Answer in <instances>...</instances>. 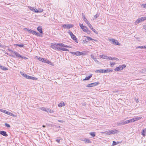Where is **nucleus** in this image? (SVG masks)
Instances as JSON below:
<instances>
[{"instance_id": "f257e3e1", "label": "nucleus", "mask_w": 146, "mask_h": 146, "mask_svg": "<svg viewBox=\"0 0 146 146\" xmlns=\"http://www.w3.org/2000/svg\"><path fill=\"white\" fill-rule=\"evenodd\" d=\"M51 47L56 50H62L64 51V46L61 43H55L52 44Z\"/></svg>"}, {"instance_id": "f03ea898", "label": "nucleus", "mask_w": 146, "mask_h": 146, "mask_svg": "<svg viewBox=\"0 0 146 146\" xmlns=\"http://www.w3.org/2000/svg\"><path fill=\"white\" fill-rule=\"evenodd\" d=\"M113 71V70L110 69L106 70H97L95 71L96 73H106L107 72H112Z\"/></svg>"}, {"instance_id": "7ed1b4c3", "label": "nucleus", "mask_w": 146, "mask_h": 146, "mask_svg": "<svg viewBox=\"0 0 146 146\" xmlns=\"http://www.w3.org/2000/svg\"><path fill=\"white\" fill-rule=\"evenodd\" d=\"M125 67L126 65L125 64H122L119 65L118 67H117L114 69V70L115 71L117 72L121 70Z\"/></svg>"}, {"instance_id": "20e7f679", "label": "nucleus", "mask_w": 146, "mask_h": 146, "mask_svg": "<svg viewBox=\"0 0 146 146\" xmlns=\"http://www.w3.org/2000/svg\"><path fill=\"white\" fill-rule=\"evenodd\" d=\"M79 25L82 30L85 32H88V28L87 27L83 25V24L80 23Z\"/></svg>"}, {"instance_id": "39448f33", "label": "nucleus", "mask_w": 146, "mask_h": 146, "mask_svg": "<svg viewBox=\"0 0 146 146\" xmlns=\"http://www.w3.org/2000/svg\"><path fill=\"white\" fill-rule=\"evenodd\" d=\"M70 53L73 55H75L78 56L82 55L83 54L82 52L79 51L70 52Z\"/></svg>"}, {"instance_id": "423d86ee", "label": "nucleus", "mask_w": 146, "mask_h": 146, "mask_svg": "<svg viewBox=\"0 0 146 146\" xmlns=\"http://www.w3.org/2000/svg\"><path fill=\"white\" fill-rule=\"evenodd\" d=\"M109 40L113 44H115L117 45H120V44L117 40H115L113 38H110L109 39Z\"/></svg>"}, {"instance_id": "0eeeda50", "label": "nucleus", "mask_w": 146, "mask_h": 146, "mask_svg": "<svg viewBox=\"0 0 146 146\" xmlns=\"http://www.w3.org/2000/svg\"><path fill=\"white\" fill-rule=\"evenodd\" d=\"M99 84V82H96L88 84L87 86V87H92L97 86Z\"/></svg>"}, {"instance_id": "6e6552de", "label": "nucleus", "mask_w": 146, "mask_h": 146, "mask_svg": "<svg viewBox=\"0 0 146 146\" xmlns=\"http://www.w3.org/2000/svg\"><path fill=\"white\" fill-rule=\"evenodd\" d=\"M129 123L128 120H127L125 121H121L120 123L119 122L117 123V124L119 126L124 125L126 124H127Z\"/></svg>"}, {"instance_id": "1a4fd4ad", "label": "nucleus", "mask_w": 146, "mask_h": 146, "mask_svg": "<svg viewBox=\"0 0 146 146\" xmlns=\"http://www.w3.org/2000/svg\"><path fill=\"white\" fill-rule=\"evenodd\" d=\"M110 134H115L116 133H118L119 132V131L116 129H113L111 130H110Z\"/></svg>"}, {"instance_id": "9d476101", "label": "nucleus", "mask_w": 146, "mask_h": 146, "mask_svg": "<svg viewBox=\"0 0 146 146\" xmlns=\"http://www.w3.org/2000/svg\"><path fill=\"white\" fill-rule=\"evenodd\" d=\"M37 31L40 33H43L42 32V27L41 26H39L37 28Z\"/></svg>"}, {"instance_id": "9b49d317", "label": "nucleus", "mask_w": 146, "mask_h": 146, "mask_svg": "<svg viewBox=\"0 0 146 146\" xmlns=\"http://www.w3.org/2000/svg\"><path fill=\"white\" fill-rule=\"evenodd\" d=\"M12 52L15 55L16 57H19V58H20V57H21V56L15 51H12Z\"/></svg>"}, {"instance_id": "f8f14e48", "label": "nucleus", "mask_w": 146, "mask_h": 146, "mask_svg": "<svg viewBox=\"0 0 146 146\" xmlns=\"http://www.w3.org/2000/svg\"><path fill=\"white\" fill-rule=\"evenodd\" d=\"M71 37L75 41V42H76L77 43H78V40L76 38V37L74 35H73L72 36H71Z\"/></svg>"}, {"instance_id": "ddd939ff", "label": "nucleus", "mask_w": 146, "mask_h": 146, "mask_svg": "<svg viewBox=\"0 0 146 146\" xmlns=\"http://www.w3.org/2000/svg\"><path fill=\"white\" fill-rule=\"evenodd\" d=\"M73 25L71 24H68L67 25L64 24V28L66 27L67 29H70V28H72L73 27Z\"/></svg>"}, {"instance_id": "4468645a", "label": "nucleus", "mask_w": 146, "mask_h": 146, "mask_svg": "<svg viewBox=\"0 0 146 146\" xmlns=\"http://www.w3.org/2000/svg\"><path fill=\"white\" fill-rule=\"evenodd\" d=\"M82 141H84L87 143H91V141L89 139L86 138H84L82 139Z\"/></svg>"}, {"instance_id": "2eb2a0df", "label": "nucleus", "mask_w": 146, "mask_h": 146, "mask_svg": "<svg viewBox=\"0 0 146 146\" xmlns=\"http://www.w3.org/2000/svg\"><path fill=\"white\" fill-rule=\"evenodd\" d=\"M0 134L5 137H7L8 136L6 132L4 131H0Z\"/></svg>"}, {"instance_id": "dca6fc26", "label": "nucleus", "mask_w": 146, "mask_h": 146, "mask_svg": "<svg viewBox=\"0 0 146 146\" xmlns=\"http://www.w3.org/2000/svg\"><path fill=\"white\" fill-rule=\"evenodd\" d=\"M100 58L106 59H108V56H106V55L103 54L100 55Z\"/></svg>"}, {"instance_id": "f3484780", "label": "nucleus", "mask_w": 146, "mask_h": 146, "mask_svg": "<svg viewBox=\"0 0 146 146\" xmlns=\"http://www.w3.org/2000/svg\"><path fill=\"white\" fill-rule=\"evenodd\" d=\"M141 19L139 18L137 19V20L134 22V24L135 25H137L138 23H140L142 22V21L141 20Z\"/></svg>"}, {"instance_id": "a211bd4d", "label": "nucleus", "mask_w": 146, "mask_h": 146, "mask_svg": "<svg viewBox=\"0 0 146 146\" xmlns=\"http://www.w3.org/2000/svg\"><path fill=\"white\" fill-rule=\"evenodd\" d=\"M27 79H32L33 80H38V78L36 77H33L31 76H28V77Z\"/></svg>"}, {"instance_id": "6ab92c4d", "label": "nucleus", "mask_w": 146, "mask_h": 146, "mask_svg": "<svg viewBox=\"0 0 146 146\" xmlns=\"http://www.w3.org/2000/svg\"><path fill=\"white\" fill-rule=\"evenodd\" d=\"M83 13H82V16L83 17V20H84V21H85V23L87 24V23H88V22H89V21H88L87 20V19L86 17L84 15H83Z\"/></svg>"}, {"instance_id": "aec40b11", "label": "nucleus", "mask_w": 146, "mask_h": 146, "mask_svg": "<svg viewBox=\"0 0 146 146\" xmlns=\"http://www.w3.org/2000/svg\"><path fill=\"white\" fill-rule=\"evenodd\" d=\"M142 118L141 117H135L133 118V122L138 121V120L141 119Z\"/></svg>"}, {"instance_id": "412c9836", "label": "nucleus", "mask_w": 146, "mask_h": 146, "mask_svg": "<svg viewBox=\"0 0 146 146\" xmlns=\"http://www.w3.org/2000/svg\"><path fill=\"white\" fill-rule=\"evenodd\" d=\"M146 128L143 129L142 130V132L141 133L142 135L143 136L145 137L146 135Z\"/></svg>"}, {"instance_id": "4be33fe9", "label": "nucleus", "mask_w": 146, "mask_h": 146, "mask_svg": "<svg viewBox=\"0 0 146 146\" xmlns=\"http://www.w3.org/2000/svg\"><path fill=\"white\" fill-rule=\"evenodd\" d=\"M92 74H91L89 76L86 77L85 78L83 79V80H89L92 76Z\"/></svg>"}, {"instance_id": "5701e85b", "label": "nucleus", "mask_w": 146, "mask_h": 146, "mask_svg": "<svg viewBox=\"0 0 146 146\" xmlns=\"http://www.w3.org/2000/svg\"><path fill=\"white\" fill-rule=\"evenodd\" d=\"M43 11V9H36V11H35V13H41Z\"/></svg>"}, {"instance_id": "b1692460", "label": "nucleus", "mask_w": 146, "mask_h": 146, "mask_svg": "<svg viewBox=\"0 0 146 146\" xmlns=\"http://www.w3.org/2000/svg\"><path fill=\"white\" fill-rule=\"evenodd\" d=\"M28 8L31 11H33L35 12V11H36V9L34 7H28Z\"/></svg>"}, {"instance_id": "393cba45", "label": "nucleus", "mask_w": 146, "mask_h": 146, "mask_svg": "<svg viewBox=\"0 0 146 146\" xmlns=\"http://www.w3.org/2000/svg\"><path fill=\"white\" fill-rule=\"evenodd\" d=\"M0 68L1 69L3 70H8V69L5 67L3 66L0 65Z\"/></svg>"}, {"instance_id": "a878e982", "label": "nucleus", "mask_w": 146, "mask_h": 146, "mask_svg": "<svg viewBox=\"0 0 146 146\" xmlns=\"http://www.w3.org/2000/svg\"><path fill=\"white\" fill-rule=\"evenodd\" d=\"M142 22L144 21L145 20H146V17H142L140 18Z\"/></svg>"}, {"instance_id": "bb28decb", "label": "nucleus", "mask_w": 146, "mask_h": 146, "mask_svg": "<svg viewBox=\"0 0 146 146\" xmlns=\"http://www.w3.org/2000/svg\"><path fill=\"white\" fill-rule=\"evenodd\" d=\"M90 135L93 137L95 136V133L94 132H92L90 133Z\"/></svg>"}, {"instance_id": "cd10ccee", "label": "nucleus", "mask_w": 146, "mask_h": 146, "mask_svg": "<svg viewBox=\"0 0 146 146\" xmlns=\"http://www.w3.org/2000/svg\"><path fill=\"white\" fill-rule=\"evenodd\" d=\"M64 106V102H62V103H60L58 104V106L59 107H61L63 106Z\"/></svg>"}, {"instance_id": "c85d7f7f", "label": "nucleus", "mask_w": 146, "mask_h": 146, "mask_svg": "<svg viewBox=\"0 0 146 146\" xmlns=\"http://www.w3.org/2000/svg\"><path fill=\"white\" fill-rule=\"evenodd\" d=\"M86 38H87V40H94V41H96V40H94V39H92V38H91V37H90L89 36H86Z\"/></svg>"}, {"instance_id": "c756f323", "label": "nucleus", "mask_w": 146, "mask_h": 146, "mask_svg": "<svg viewBox=\"0 0 146 146\" xmlns=\"http://www.w3.org/2000/svg\"><path fill=\"white\" fill-rule=\"evenodd\" d=\"M46 111L47 112H50V113H53L54 111H52L50 109H48L46 110Z\"/></svg>"}, {"instance_id": "7c9ffc66", "label": "nucleus", "mask_w": 146, "mask_h": 146, "mask_svg": "<svg viewBox=\"0 0 146 146\" xmlns=\"http://www.w3.org/2000/svg\"><path fill=\"white\" fill-rule=\"evenodd\" d=\"M34 35H37L38 36L40 37H42V36L41 35L39 34L38 33L35 31V33Z\"/></svg>"}, {"instance_id": "2f4dec72", "label": "nucleus", "mask_w": 146, "mask_h": 146, "mask_svg": "<svg viewBox=\"0 0 146 146\" xmlns=\"http://www.w3.org/2000/svg\"><path fill=\"white\" fill-rule=\"evenodd\" d=\"M29 33H31L33 35H34L35 33V31H33L31 29L30 30Z\"/></svg>"}, {"instance_id": "473e14b6", "label": "nucleus", "mask_w": 146, "mask_h": 146, "mask_svg": "<svg viewBox=\"0 0 146 146\" xmlns=\"http://www.w3.org/2000/svg\"><path fill=\"white\" fill-rule=\"evenodd\" d=\"M141 8H146V3L145 4H142L141 5Z\"/></svg>"}, {"instance_id": "72a5a7b5", "label": "nucleus", "mask_w": 146, "mask_h": 146, "mask_svg": "<svg viewBox=\"0 0 146 146\" xmlns=\"http://www.w3.org/2000/svg\"><path fill=\"white\" fill-rule=\"evenodd\" d=\"M100 15V14H97L96 15H95L94 16V19H96L98 17H99Z\"/></svg>"}, {"instance_id": "f704fd0d", "label": "nucleus", "mask_w": 146, "mask_h": 146, "mask_svg": "<svg viewBox=\"0 0 146 146\" xmlns=\"http://www.w3.org/2000/svg\"><path fill=\"white\" fill-rule=\"evenodd\" d=\"M141 72L142 73H144L146 72V68H145L143 69H142L141 70Z\"/></svg>"}, {"instance_id": "c9c22d12", "label": "nucleus", "mask_w": 146, "mask_h": 146, "mask_svg": "<svg viewBox=\"0 0 146 146\" xmlns=\"http://www.w3.org/2000/svg\"><path fill=\"white\" fill-rule=\"evenodd\" d=\"M110 130H109V131H106L103 133H104L105 135H110Z\"/></svg>"}, {"instance_id": "e433bc0d", "label": "nucleus", "mask_w": 146, "mask_h": 146, "mask_svg": "<svg viewBox=\"0 0 146 146\" xmlns=\"http://www.w3.org/2000/svg\"><path fill=\"white\" fill-rule=\"evenodd\" d=\"M47 63L48 64H49L52 65V66H54V64L52 62H51V61H49V60L48 61Z\"/></svg>"}, {"instance_id": "4c0bfd02", "label": "nucleus", "mask_w": 146, "mask_h": 146, "mask_svg": "<svg viewBox=\"0 0 146 146\" xmlns=\"http://www.w3.org/2000/svg\"><path fill=\"white\" fill-rule=\"evenodd\" d=\"M88 25V26L91 29H92V28H93L92 27V25H91V24L89 22L88 23H87Z\"/></svg>"}, {"instance_id": "58836bf2", "label": "nucleus", "mask_w": 146, "mask_h": 146, "mask_svg": "<svg viewBox=\"0 0 146 146\" xmlns=\"http://www.w3.org/2000/svg\"><path fill=\"white\" fill-rule=\"evenodd\" d=\"M38 59L40 60L42 62H43L44 60V58H40L39 57Z\"/></svg>"}, {"instance_id": "ea45409f", "label": "nucleus", "mask_w": 146, "mask_h": 146, "mask_svg": "<svg viewBox=\"0 0 146 146\" xmlns=\"http://www.w3.org/2000/svg\"><path fill=\"white\" fill-rule=\"evenodd\" d=\"M118 143H119V142H118L117 143L115 141H113L112 145H117V144H118Z\"/></svg>"}, {"instance_id": "a19ab883", "label": "nucleus", "mask_w": 146, "mask_h": 146, "mask_svg": "<svg viewBox=\"0 0 146 146\" xmlns=\"http://www.w3.org/2000/svg\"><path fill=\"white\" fill-rule=\"evenodd\" d=\"M91 29L93 31V32H94V33H95L97 34H98V33L97 32V31L93 28H92Z\"/></svg>"}, {"instance_id": "79ce46f5", "label": "nucleus", "mask_w": 146, "mask_h": 146, "mask_svg": "<svg viewBox=\"0 0 146 146\" xmlns=\"http://www.w3.org/2000/svg\"><path fill=\"white\" fill-rule=\"evenodd\" d=\"M68 33L71 36H72L73 35H74L73 33L70 30L68 31Z\"/></svg>"}, {"instance_id": "37998d69", "label": "nucleus", "mask_w": 146, "mask_h": 146, "mask_svg": "<svg viewBox=\"0 0 146 146\" xmlns=\"http://www.w3.org/2000/svg\"><path fill=\"white\" fill-rule=\"evenodd\" d=\"M68 33L71 36H72L73 35H74L73 33L70 30L68 31Z\"/></svg>"}, {"instance_id": "c03bdc74", "label": "nucleus", "mask_w": 146, "mask_h": 146, "mask_svg": "<svg viewBox=\"0 0 146 146\" xmlns=\"http://www.w3.org/2000/svg\"><path fill=\"white\" fill-rule=\"evenodd\" d=\"M91 58H93L94 60V59H96V57H95L92 54H91Z\"/></svg>"}, {"instance_id": "a18cd8bd", "label": "nucleus", "mask_w": 146, "mask_h": 146, "mask_svg": "<svg viewBox=\"0 0 146 146\" xmlns=\"http://www.w3.org/2000/svg\"><path fill=\"white\" fill-rule=\"evenodd\" d=\"M5 126L6 127H7L9 128V127H10V126L8 124H7V123H5Z\"/></svg>"}, {"instance_id": "49530a36", "label": "nucleus", "mask_w": 146, "mask_h": 146, "mask_svg": "<svg viewBox=\"0 0 146 146\" xmlns=\"http://www.w3.org/2000/svg\"><path fill=\"white\" fill-rule=\"evenodd\" d=\"M128 121L129 123H131V122H133V118L130 119L129 120H128Z\"/></svg>"}, {"instance_id": "de8ad7c7", "label": "nucleus", "mask_w": 146, "mask_h": 146, "mask_svg": "<svg viewBox=\"0 0 146 146\" xmlns=\"http://www.w3.org/2000/svg\"><path fill=\"white\" fill-rule=\"evenodd\" d=\"M40 109L43 111H46V110L45 108L42 107L40 108Z\"/></svg>"}, {"instance_id": "09e8293b", "label": "nucleus", "mask_w": 146, "mask_h": 146, "mask_svg": "<svg viewBox=\"0 0 146 146\" xmlns=\"http://www.w3.org/2000/svg\"><path fill=\"white\" fill-rule=\"evenodd\" d=\"M10 115L12 116H13V117H16V115H14L13 113H11Z\"/></svg>"}, {"instance_id": "8fccbe9b", "label": "nucleus", "mask_w": 146, "mask_h": 146, "mask_svg": "<svg viewBox=\"0 0 146 146\" xmlns=\"http://www.w3.org/2000/svg\"><path fill=\"white\" fill-rule=\"evenodd\" d=\"M20 73L24 77V76L26 74H25V73H23V72H20Z\"/></svg>"}, {"instance_id": "3c124183", "label": "nucleus", "mask_w": 146, "mask_h": 146, "mask_svg": "<svg viewBox=\"0 0 146 146\" xmlns=\"http://www.w3.org/2000/svg\"><path fill=\"white\" fill-rule=\"evenodd\" d=\"M49 60H45L44 59V60L43 61V62H44V63H47L48 62V61Z\"/></svg>"}, {"instance_id": "603ef678", "label": "nucleus", "mask_w": 146, "mask_h": 146, "mask_svg": "<svg viewBox=\"0 0 146 146\" xmlns=\"http://www.w3.org/2000/svg\"><path fill=\"white\" fill-rule=\"evenodd\" d=\"M17 45L18 46L20 47H23L24 46V45L23 44H17Z\"/></svg>"}, {"instance_id": "864d4df0", "label": "nucleus", "mask_w": 146, "mask_h": 146, "mask_svg": "<svg viewBox=\"0 0 146 146\" xmlns=\"http://www.w3.org/2000/svg\"><path fill=\"white\" fill-rule=\"evenodd\" d=\"M110 63L111 66H112L115 64V63L114 62H110Z\"/></svg>"}, {"instance_id": "5fc2aeb1", "label": "nucleus", "mask_w": 146, "mask_h": 146, "mask_svg": "<svg viewBox=\"0 0 146 146\" xmlns=\"http://www.w3.org/2000/svg\"><path fill=\"white\" fill-rule=\"evenodd\" d=\"M20 58H21L22 59H28L27 58L25 57L22 56H21V57H20Z\"/></svg>"}, {"instance_id": "6e6d98bb", "label": "nucleus", "mask_w": 146, "mask_h": 146, "mask_svg": "<svg viewBox=\"0 0 146 146\" xmlns=\"http://www.w3.org/2000/svg\"><path fill=\"white\" fill-rule=\"evenodd\" d=\"M112 60H118V59L117 58H116L113 57V58H112Z\"/></svg>"}, {"instance_id": "4d7b16f0", "label": "nucleus", "mask_w": 146, "mask_h": 146, "mask_svg": "<svg viewBox=\"0 0 146 146\" xmlns=\"http://www.w3.org/2000/svg\"><path fill=\"white\" fill-rule=\"evenodd\" d=\"M142 46H138L136 48L137 49L138 48H142Z\"/></svg>"}, {"instance_id": "13d9d810", "label": "nucleus", "mask_w": 146, "mask_h": 146, "mask_svg": "<svg viewBox=\"0 0 146 146\" xmlns=\"http://www.w3.org/2000/svg\"><path fill=\"white\" fill-rule=\"evenodd\" d=\"M112 58L111 57H108V59L109 60H112Z\"/></svg>"}, {"instance_id": "bf43d9fd", "label": "nucleus", "mask_w": 146, "mask_h": 146, "mask_svg": "<svg viewBox=\"0 0 146 146\" xmlns=\"http://www.w3.org/2000/svg\"><path fill=\"white\" fill-rule=\"evenodd\" d=\"M64 47L71 48V46H67L66 45H64Z\"/></svg>"}, {"instance_id": "052dcab7", "label": "nucleus", "mask_w": 146, "mask_h": 146, "mask_svg": "<svg viewBox=\"0 0 146 146\" xmlns=\"http://www.w3.org/2000/svg\"><path fill=\"white\" fill-rule=\"evenodd\" d=\"M28 76L26 74L24 76V77H25L27 79L28 77Z\"/></svg>"}, {"instance_id": "680f3d73", "label": "nucleus", "mask_w": 146, "mask_h": 146, "mask_svg": "<svg viewBox=\"0 0 146 146\" xmlns=\"http://www.w3.org/2000/svg\"><path fill=\"white\" fill-rule=\"evenodd\" d=\"M7 111L5 110H4V111H3L4 113L7 114Z\"/></svg>"}, {"instance_id": "e2e57ef3", "label": "nucleus", "mask_w": 146, "mask_h": 146, "mask_svg": "<svg viewBox=\"0 0 146 146\" xmlns=\"http://www.w3.org/2000/svg\"><path fill=\"white\" fill-rule=\"evenodd\" d=\"M8 50L9 51H10V52H12V51H13V50H11V49H9V48L8 49Z\"/></svg>"}, {"instance_id": "0e129e2a", "label": "nucleus", "mask_w": 146, "mask_h": 146, "mask_svg": "<svg viewBox=\"0 0 146 146\" xmlns=\"http://www.w3.org/2000/svg\"><path fill=\"white\" fill-rule=\"evenodd\" d=\"M10 113H11L10 112H9V111H7V113L6 114H7L8 115H10Z\"/></svg>"}, {"instance_id": "69168bd1", "label": "nucleus", "mask_w": 146, "mask_h": 146, "mask_svg": "<svg viewBox=\"0 0 146 146\" xmlns=\"http://www.w3.org/2000/svg\"><path fill=\"white\" fill-rule=\"evenodd\" d=\"M56 141L58 142V143H59V142H60V139H57L56 140Z\"/></svg>"}, {"instance_id": "338daca9", "label": "nucleus", "mask_w": 146, "mask_h": 146, "mask_svg": "<svg viewBox=\"0 0 146 146\" xmlns=\"http://www.w3.org/2000/svg\"><path fill=\"white\" fill-rule=\"evenodd\" d=\"M142 46V48H146V46Z\"/></svg>"}, {"instance_id": "774afa93", "label": "nucleus", "mask_w": 146, "mask_h": 146, "mask_svg": "<svg viewBox=\"0 0 146 146\" xmlns=\"http://www.w3.org/2000/svg\"><path fill=\"white\" fill-rule=\"evenodd\" d=\"M4 110L3 109H0V111L2 112H3Z\"/></svg>"}]
</instances>
